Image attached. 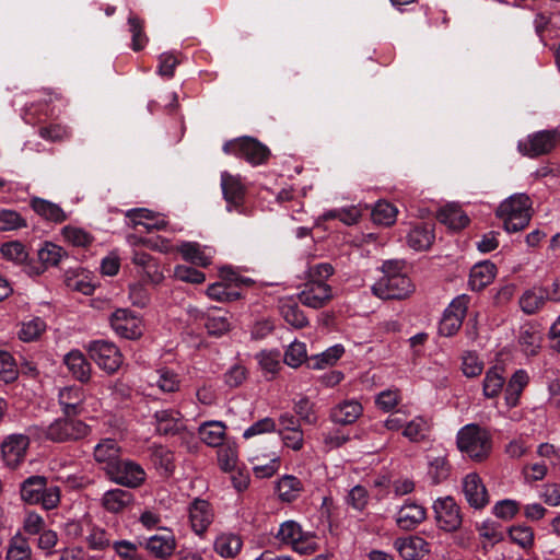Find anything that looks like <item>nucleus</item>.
<instances>
[{"instance_id":"nucleus-32","label":"nucleus","mask_w":560,"mask_h":560,"mask_svg":"<svg viewBox=\"0 0 560 560\" xmlns=\"http://www.w3.org/2000/svg\"><path fill=\"white\" fill-rule=\"evenodd\" d=\"M436 219L452 230H460L468 225L469 218L457 205H447L438 212Z\"/></svg>"},{"instance_id":"nucleus-54","label":"nucleus","mask_w":560,"mask_h":560,"mask_svg":"<svg viewBox=\"0 0 560 560\" xmlns=\"http://www.w3.org/2000/svg\"><path fill=\"white\" fill-rule=\"evenodd\" d=\"M26 226V221L14 210L0 211V231H13Z\"/></svg>"},{"instance_id":"nucleus-61","label":"nucleus","mask_w":560,"mask_h":560,"mask_svg":"<svg viewBox=\"0 0 560 560\" xmlns=\"http://www.w3.org/2000/svg\"><path fill=\"white\" fill-rule=\"evenodd\" d=\"M280 358L279 351H261L257 354L260 368L272 375L280 369Z\"/></svg>"},{"instance_id":"nucleus-16","label":"nucleus","mask_w":560,"mask_h":560,"mask_svg":"<svg viewBox=\"0 0 560 560\" xmlns=\"http://www.w3.org/2000/svg\"><path fill=\"white\" fill-rule=\"evenodd\" d=\"M30 439L25 434H11L1 444V453L8 467L15 468L25 457Z\"/></svg>"},{"instance_id":"nucleus-1","label":"nucleus","mask_w":560,"mask_h":560,"mask_svg":"<svg viewBox=\"0 0 560 560\" xmlns=\"http://www.w3.org/2000/svg\"><path fill=\"white\" fill-rule=\"evenodd\" d=\"M532 202L527 195L516 194L501 202L495 214L503 221L506 232L514 233L524 230L532 218Z\"/></svg>"},{"instance_id":"nucleus-9","label":"nucleus","mask_w":560,"mask_h":560,"mask_svg":"<svg viewBox=\"0 0 560 560\" xmlns=\"http://www.w3.org/2000/svg\"><path fill=\"white\" fill-rule=\"evenodd\" d=\"M469 298L465 294L455 298L448 307L444 311L439 325V332L442 336L451 337L455 335L463 324L468 308Z\"/></svg>"},{"instance_id":"nucleus-25","label":"nucleus","mask_w":560,"mask_h":560,"mask_svg":"<svg viewBox=\"0 0 560 560\" xmlns=\"http://www.w3.org/2000/svg\"><path fill=\"white\" fill-rule=\"evenodd\" d=\"M497 275V267L490 261L476 264L469 275V284L472 290L480 291L492 283Z\"/></svg>"},{"instance_id":"nucleus-37","label":"nucleus","mask_w":560,"mask_h":560,"mask_svg":"<svg viewBox=\"0 0 560 560\" xmlns=\"http://www.w3.org/2000/svg\"><path fill=\"white\" fill-rule=\"evenodd\" d=\"M199 434L209 446H221L225 435V425L220 421L207 422L200 427Z\"/></svg>"},{"instance_id":"nucleus-36","label":"nucleus","mask_w":560,"mask_h":560,"mask_svg":"<svg viewBox=\"0 0 560 560\" xmlns=\"http://www.w3.org/2000/svg\"><path fill=\"white\" fill-rule=\"evenodd\" d=\"M242 539L234 534H222L214 541V550L224 558L235 557L242 549Z\"/></svg>"},{"instance_id":"nucleus-13","label":"nucleus","mask_w":560,"mask_h":560,"mask_svg":"<svg viewBox=\"0 0 560 560\" xmlns=\"http://www.w3.org/2000/svg\"><path fill=\"white\" fill-rule=\"evenodd\" d=\"M332 289L327 282L306 281L298 294L299 301L311 308H322L332 300Z\"/></svg>"},{"instance_id":"nucleus-45","label":"nucleus","mask_w":560,"mask_h":560,"mask_svg":"<svg viewBox=\"0 0 560 560\" xmlns=\"http://www.w3.org/2000/svg\"><path fill=\"white\" fill-rule=\"evenodd\" d=\"M541 335L532 328H522L518 337L520 346L527 355H536L540 348Z\"/></svg>"},{"instance_id":"nucleus-11","label":"nucleus","mask_w":560,"mask_h":560,"mask_svg":"<svg viewBox=\"0 0 560 560\" xmlns=\"http://www.w3.org/2000/svg\"><path fill=\"white\" fill-rule=\"evenodd\" d=\"M438 526L445 532H454L462 525L460 509L453 498L438 499L433 504Z\"/></svg>"},{"instance_id":"nucleus-8","label":"nucleus","mask_w":560,"mask_h":560,"mask_svg":"<svg viewBox=\"0 0 560 560\" xmlns=\"http://www.w3.org/2000/svg\"><path fill=\"white\" fill-rule=\"evenodd\" d=\"M106 475L113 482L128 488H138L145 480L144 469L131 460L119 459L114 466L108 467Z\"/></svg>"},{"instance_id":"nucleus-62","label":"nucleus","mask_w":560,"mask_h":560,"mask_svg":"<svg viewBox=\"0 0 560 560\" xmlns=\"http://www.w3.org/2000/svg\"><path fill=\"white\" fill-rule=\"evenodd\" d=\"M129 299L133 306L145 307L150 303V292L142 282L129 285Z\"/></svg>"},{"instance_id":"nucleus-38","label":"nucleus","mask_w":560,"mask_h":560,"mask_svg":"<svg viewBox=\"0 0 560 560\" xmlns=\"http://www.w3.org/2000/svg\"><path fill=\"white\" fill-rule=\"evenodd\" d=\"M280 312L284 320L294 328L300 329L308 325V319L304 315L303 311L300 310L299 305L291 300L281 303Z\"/></svg>"},{"instance_id":"nucleus-39","label":"nucleus","mask_w":560,"mask_h":560,"mask_svg":"<svg viewBox=\"0 0 560 560\" xmlns=\"http://www.w3.org/2000/svg\"><path fill=\"white\" fill-rule=\"evenodd\" d=\"M527 382L528 376L523 370H518L512 375L505 388V400L509 406H516L518 397Z\"/></svg>"},{"instance_id":"nucleus-5","label":"nucleus","mask_w":560,"mask_h":560,"mask_svg":"<svg viewBox=\"0 0 560 560\" xmlns=\"http://www.w3.org/2000/svg\"><path fill=\"white\" fill-rule=\"evenodd\" d=\"M223 151L228 154H235L243 158L253 165L264 164L270 156V150L265 144L250 137L226 142L223 145Z\"/></svg>"},{"instance_id":"nucleus-50","label":"nucleus","mask_w":560,"mask_h":560,"mask_svg":"<svg viewBox=\"0 0 560 560\" xmlns=\"http://www.w3.org/2000/svg\"><path fill=\"white\" fill-rule=\"evenodd\" d=\"M158 387L164 393H175L179 389L180 378L177 373L168 368H162L156 371Z\"/></svg>"},{"instance_id":"nucleus-35","label":"nucleus","mask_w":560,"mask_h":560,"mask_svg":"<svg viewBox=\"0 0 560 560\" xmlns=\"http://www.w3.org/2000/svg\"><path fill=\"white\" fill-rule=\"evenodd\" d=\"M151 460L164 475L170 476L175 470L174 453L162 445L151 447Z\"/></svg>"},{"instance_id":"nucleus-33","label":"nucleus","mask_w":560,"mask_h":560,"mask_svg":"<svg viewBox=\"0 0 560 560\" xmlns=\"http://www.w3.org/2000/svg\"><path fill=\"white\" fill-rule=\"evenodd\" d=\"M434 241L433 228L429 224L417 225L410 230L407 242L416 250L428 249Z\"/></svg>"},{"instance_id":"nucleus-20","label":"nucleus","mask_w":560,"mask_h":560,"mask_svg":"<svg viewBox=\"0 0 560 560\" xmlns=\"http://www.w3.org/2000/svg\"><path fill=\"white\" fill-rule=\"evenodd\" d=\"M394 546L405 560H420L430 553V544L419 536L398 538Z\"/></svg>"},{"instance_id":"nucleus-59","label":"nucleus","mask_w":560,"mask_h":560,"mask_svg":"<svg viewBox=\"0 0 560 560\" xmlns=\"http://www.w3.org/2000/svg\"><path fill=\"white\" fill-rule=\"evenodd\" d=\"M38 133L43 139L48 141H62L70 136L68 128L61 124H50L38 129Z\"/></svg>"},{"instance_id":"nucleus-46","label":"nucleus","mask_w":560,"mask_h":560,"mask_svg":"<svg viewBox=\"0 0 560 560\" xmlns=\"http://www.w3.org/2000/svg\"><path fill=\"white\" fill-rule=\"evenodd\" d=\"M451 472V465L446 457L438 456L429 462L428 475L434 485L445 481Z\"/></svg>"},{"instance_id":"nucleus-56","label":"nucleus","mask_w":560,"mask_h":560,"mask_svg":"<svg viewBox=\"0 0 560 560\" xmlns=\"http://www.w3.org/2000/svg\"><path fill=\"white\" fill-rule=\"evenodd\" d=\"M18 377V369L13 357L7 351H0V378L11 383Z\"/></svg>"},{"instance_id":"nucleus-14","label":"nucleus","mask_w":560,"mask_h":560,"mask_svg":"<svg viewBox=\"0 0 560 560\" xmlns=\"http://www.w3.org/2000/svg\"><path fill=\"white\" fill-rule=\"evenodd\" d=\"M117 335L126 339H137L142 335V320L127 308L116 310L109 318Z\"/></svg>"},{"instance_id":"nucleus-21","label":"nucleus","mask_w":560,"mask_h":560,"mask_svg":"<svg viewBox=\"0 0 560 560\" xmlns=\"http://www.w3.org/2000/svg\"><path fill=\"white\" fill-rule=\"evenodd\" d=\"M84 399V392L77 386H68L60 389L58 396L59 405L67 417L81 415L83 412Z\"/></svg>"},{"instance_id":"nucleus-19","label":"nucleus","mask_w":560,"mask_h":560,"mask_svg":"<svg viewBox=\"0 0 560 560\" xmlns=\"http://www.w3.org/2000/svg\"><path fill=\"white\" fill-rule=\"evenodd\" d=\"M463 491L470 506L480 510L489 503V495L481 478L476 474H468L463 480Z\"/></svg>"},{"instance_id":"nucleus-18","label":"nucleus","mask_w":560,"mask_h":560,"mask_svg":"<svg viewBox=\"0 0 560 560\" xmlns=\"http://www.w3.org/2000/svg\"><path fill=\"white\" fill-rule=\"evenodd\" d=\"M66 255L67 254L62 247L52 243H46L37 252L39 264H27L26 273L30 276H38L43 273L46 268L57 266Z\"/></svg>"},{"instance_id":"nucleus-40","label":"nucleus","mask_w":560,"mask_h":560,"mask_svg":"<svg viewBox=\"0 0 560 560\" xmlns=\"http://www.w3.org/2000/svg\"><path fill=\"white\" fill-rule=\"evenodd\" d=\"M45 330L46 323L40 317H33L21 323L18 336L24 342H32L37 340Z\"/></svg>"},{"instance_id":"nucleus-31","label":"nucleus","mask_w":560,"mask_h":560,"mask_svg":"<svg viewBox=\"0 0 560 560\" xmlns=\"http://www.w3.org/2000/svg\"><path fill=\"white\" fill-rule=\"evenodd\" d=\"M547 301L546 288L533 287L521 295L518 304L525 314L533 315L540 311Z\"/></svg>"},{"instance_id":"nucleus-58","label":"nucleus","mask_w":560,"mask_h":560,"mask_svg":"<svg viewBox=\"0 0 560 560\" xmlns=\"http://www.w3.org/2000/svg\"><path fill=\"white\" fill-rule=\"evenodd\" d=\"M218 463L222 470H233L237 463L236 448L230 445H221V447L218 450Z\"/></svg>"},{"instance_id":"nucleus-4","label":"nucleus","mask_w":560,"mask_h":560,"mask_svg":"<svg viewBox=\"0 0 560 560\" xmlns=\"http://www.w3.org/2000/svg\"><path fill=\"white\" fill-rule=\"evenodd\" d=\"M91 432V428L74 416L58 418L52 421L44 431L47 440L54 443L77 442Z\"/></svg>"},{"instance_id":"nucleus-55","label":"nucleus","mask_w":560,"mask_h":560,"mask_svg":"<svg viewBox=\"0 0 560 560\" xmlns=\"http://www.w3.org/2000/svg\"><path fill=\"white\" fill-rule=\"evenodd\" d=\"M207 294L210 299L220 302L235 301L241 296L238 292L230 290V287L222 282H217L209 285L207 289Z\"/></svg>"},{"instance_id":"nucleus-28","label":"nucleus","mask_w":560,"mask_h":560,"mask_svg":"<svg viewBox=\"0 0 560 560\" xmlns=\"http://www.w3.org/2000/svg\"><path fill=\"white\" fill-rule=\"evenodd\" d=\"M31 208L46 221L62 223L67 220L66 212L57 203L49 200L33 197L30 201Z\"/></svg>"},{"instance_id":"nucleus-24","label":"nucleus","mask_w":560,"mask_h":560,"mask_svg":"<svg viewBox=\"0 0 560 560\" xmlns=\"http://www.w3.org/2000/svg\"><path fill=\"white\" fill-rule=\"evenodd\" d=\"M145 548L155 558L166 559L175 551L176 539L171 532L153 535L147 540Z\"/></svg>"},{"instance_id":"nucleus-47","label":"nucleus","mask_w":560,"mask_h":560,"mask_svg":"<svg viewBox=\"0 0 560 560\" xmlns=\"http://www.w3.org/2000/svg\"><path fill=\"white\" fill-rule=\"evenodd\" d=\"M208 332L213 336H221L231 329V322L228 313H209L205 324Z\"/></svg>"},{"instance_id":"nucleus-52","label":"nucleus","mask_w":560,"mask_h":560,"mask_svg":"<svg viewBox=\"0 0 560 560\" xmlns=\"http://www.w3.org/2000/svg\"><path fill=\"white\" fill-rule=\"evenodd\" d=\"M509 535L511 540L523 549H529L534 545V530L529 526H512L509 530Z\"/></svg>"},{"instance_id":"nucleus-49","label":"nucleus","mask_w":560,"mask_h":560,"mask_svg":"<svg viewBox=\"0 0 560 560\" xmlns=\"http://www.w3.org/2000/svg\"><path fill=\"white\" fill-rule=\"evenodd\" d=\"M397 209L387 201H378L372 210L373 222L382 225H390L395 222Z\"/></svg>"},{"instance_id":"nucleus-2","label":"nucleus","mask_w":560,"mask_h":560,"mask_svg":"<svg viewBox=\"0 0 560 560\" xmlns=\"http://www.w3.org/2000/svg\"><path fill=\"white\" fill-rule=\"evenodd\" d=\"M45 476L34 475L22 481L20 494L27 504H40L45 510L55 509L60 502V489L48 486Z\"/></svg>"},{"instance_id":"nucleus-15","label":"nucleus","mask_w":560,"mask_h":560,"mask_svg":"<svg viewBox=\"0 0 560 560\" xmlns=\"http://www.w3.org/2000/svg\"><path fill=\"white\" fill-rule=\"evenodd\" d=\"M221 187L223 197L228 203V210H236L245 213L243 205L246 195V187L242 183L241 177L223 172L221 174Z\"/></svg>"},{"instance_id":"nucleus-57","label":"nucleus","mask_w":560,"mask_h":560,"mask_svg":"<svg viewBox=\"0 0 560 560\" xmlns=\"http://www.w3.org/2000/svg\"><path fill=\"white\" fill-rule=\"evenodd\" d=\"M62 235L67 242L73 246H88L92 243L93 237L82 229L73 226H65Z\"/></svg>"},{"instance_id":"nucleus-30","label":"nucleus","mask_w":560,"mask_h":560,"mask_svg":"<svg viewBox=\"0 0 560 560\" xmlns=\"http://www.w3.org/2000/svg\"><path fill=\"white\" fill-rule=\"evenodd\" d=\"M133 503V494L128 490L113 489L104 493L103 508L110 513H120Z\"/></svg>"},{"instance_id":"nucleus-6","label":"nucleus","mask_w":560,"mask_h":560,"mask_svg":"<svg viewBox=\"0 0 560 560\" xmlns=\"http://www.w3.org/2000/svg\"><path fill=\"white\" fill-rule=\"evenodd\" d=\"M277 538L290 545L292 549L301 555H308L316 550L314 536L302 530L301 526L294 521H287L281 524Z\"/></svg>"},{"instance_id":"nucleus-17","label":"nucleus","mask_w":560,"mask_h":560,"mask_svg":"<svg viewBox=\"0 0 560 560\" xmlns=\"http://www.w3.org/2000/svg\"><path fill=\"white\" fill-rule=\"evenodd\" d=\"M154 419L156 432L161 435L174 436L186 429L182 413L175 409L159 410Z\"/></svg>"},{"instance_id":"nucleus-44","label":"nucleus","mask_w":560,"mask_h":560,"mask_svg":"<svg viewBox=\"0 0 560 560\" xmlns=\"http://www.w3.org/2000/svg\"><path fill=\"white\" fill-rule=\"evenodd\" d=\"M430 431V425L422 417H417L407 422L402 435L411 442L423 441Z\"/></svg>"},{"instance_id":"nucleus-42","label":"nucleus","mask_w":560,"mask_h":560,"mask_svg":"<svg viewBox=\"0 0 560 560\" xmlns=\"http://www.w3.org/2000/svg\"><path fill=\"white\" fill-rule=\"evenodd\" d=\"M277 490L282 501L291 502L302 491V482L294 476L285 475L279 480Z\"/></svg>"},{"instance_id":"nucleus-29","label":"nucleus","mask_w":560,"mask_h":560,"mask_svg":"<svg viewBox=\"0 0 560 560\" xmlns=\"http://www.w3.org/2000/svg\"><path fill=\"white\" fill-rule=\"evenodd\" d=\"M94 458L103 464L107 474L108 467L114 466L120 459V447L115 440L105 439L94 447Z\"/></svg>"},{"instance_id":"nucleus-43","label":"nucleus","mask_w":560,"mask_h":560,"mask_svg":"<svg viewBox=\"0 0 560 560\" xmlns=\"http://www.w3.org/2000/svg\"><path fill=\"white\" fill-rule=\"evenodd\" d=\"M505 377L500 373L497 366L487 371L483 380V394L488 398L497 397L504 385Z\"/></svg>"},{"instance_id":"nucleus-60","label":"nucleus","mask_w":560,"mask_h":560,"mask_svg":"<svg viewBox=\"0 0 560 560\" xmlns=\"http://www.w3.org/2000/svg\"><path fill=\"white\" fill-rule=\"evenodd\" d=\"M294 411L305 423L315 424L317 421L314 404L307 397H302L294 404Z\"/></svg>"},{"instance_id":"nucleus-12","label":"nucleus","mask_w":560,"mask_h":560,"mask_svg":"<svg viewBox=\"0 0 560 560\" xmlns=\"http://www.w3.org/2000/svg\"><path fill=\"white\" fill-rule=\"evenodd\" d=\"M558 141L557 130H542L528 136L525 142H520L518 149L524 155L536 158L549 153Z\"/></svg>"},{"instance_id":"nucleus-41","label":"nucleus","mask_w":560,"mask_h":560,"mask_svg":"<svg viewBox=\"0 0 560 560\" xmlns=\"http://www.w3.org/2000/svg\"><path fill=\"white\" fill-rule=\"evenodd\" d=\"M177 250L185 260L198 266L207 267L211 264L210 257L205 255L198 243L184 242L178 246Z\"/></svg>"},{"instance_id":"nucleus-23","label":"nucleus","mask_w":560,"mask_h":560,"mask_svg":"<svg viewBox=\"0 0 560 560\" xmlns=\"http://www.w3.org/2000/svg\"><path fill=\"white\" fill-rule=\"evenodd\" d=\"M189 518L194 532L202 535L213 518L209 502L196 499L189 508Z\"/></svg>"},{"instance_id":"nucleus-27","label":"nucleus","mask_w":560,"mask_h":560,"mask_svg":"<svg viewBox=\"0 0 560 560\" xmlns=\"http://www.w3.org/2000/svg\"><path fill=\"white\" fill-rule=\"evenodd\" d=\"M63 362L72 376L81 383H85L91 377V364L79 350L70 351L65 355Z\"/></svg>"},{"instance_id":"nucleus-48","label":"nucleus","mask_w":560,"mask_h":560,"mask_svg":"<svg viewBox=\"0 0 560 560\" xmlns=\"http://www.w3.org/2000/svg\"><path fill=\"white\" fill-rule=\"evenodd\" d=\"M1 254L8 260L26 266L28 261V252L26 247L20 242H9L1 246ZM26 270V267H24Z\"/></svg>"},{"instance_id":"nucleus-3","label":"nucleus","mask_w":560,"mask_h":560,"mask_svg":"<svg viewBox=\"0 0 560 560\" xmlns=\"http://www.w3.org/2000/svg\"><path fill=\"white\" fill-rule=\"evenodd\" d=\"M457 446L476 462L486 459L491 452L492 442L489 432L478 424H467L457 434Z\"/></svg>"},{"instance_id":"nucleus-34","label":"nucleus","mask_w":560,"mask_h":560,"mask_svg":"<svg viewBox=\"0 0 560 560\" xmlns=\"http://www.w3.org/2000/svg\"><path fill=\"white\" fill-rule=\"evenodd\" d=\"M345 353V348L341 345H335L323 353L308 358L306 361L307 368L312 370H320L329 365H334Z\"/></svg>"},{"instance_id":"nucleus-51","label":"nucleus","mask_w":560,"mask_h":560,"mask_svg":"<svg viewBox=\"0 0 560 560\" xmlns=\"http://www.w3.org/2000/svg\"><path fill=\"white\" fill-rule=\"evenodd\" d=\"M128 24L130 26V33L132 35L131 47L135 51H139L143 49L148 43V37L144 34V23L138 16L130 15L128 18Z\"/></svg>"},{"instance_id":"nucleus-10","label":"nucleus","mask_w":560,"mask_h":560,"mask_svg":"<svg viewBox=\"0 0 560 560\" xmlns=\"http://www.w3.org/2000/svg\"><path fill=\"white\" fill-rule=\"evenodd\" d=\"M89 352L97 365L108 373L116 372L122 363L120 351L109 341L96 340L91 342Z\"/></svg>"},{"instance_id":"nucleus-53","label":"nucleus","mask_w":560,"mask_h":560,"mask_svg":"<svg viewBox=\"0 0 560 560\" xmlns=\"http://www.w3.org/2000/svg\"><path fill=\"white\" fill-rule=\"evenodd\" d=\"M283 360L284 363L292 368H298L303 362H306L308 359L306 357L305 343L299 341L292 342L287 349Z\"/></svg>"},{"instance_id":"nucleus-63","label":"nucleus","mask_w":560,"mask_h":560,"mask_svg":"<svg viewBox=\"0 0 560 560\" xmlns=\"http://www.w3.org/2000/svg\"><path fill=\"white\" fill-rule=\"evenodd\" d=\"M369 502L368 490L358 485L353 487L347 497V503L358 511H363Z\"/></svg>"},{"instance_id":"nucleus-64","label":"nucleus","mask_w":560,"mask_h":560,"mask_svg":"<svg viewBox=\"0 0 560 560\" xmlns=\"http://www.w3.org/2000/svg\"><path fill=\"white\" fill-rule=\"evenodd\" d=\"M463 372L468 377H475L481 374L483 363L475 352H465L463 355Z\"/></svg>"},{"instance_id":"nucleus-26","label":"nucleus","mask_w":560,"mask_h":560,"mask_svg":"<svg viewBox=\"0 0 560 560\" xmlns=\"http://www.w3.org/2000/svg\"><path fill=\"white\" fill-rule=\"evenodd\" d=\"M425 509L415 502L406 503L397 514V525L406 530L413 529L425 520Z\"/></svg>"},{"instance_id":"nucleus-22","label":"nucleus","mask_w":560,"mask_h":560,"mask_svg":"<svg viewBox=\"0 0 560 560\" xmlns=\"http://www.w3.org/2000/svg\"><path fill=\"white\" fill-rule=\"evenodd\" d=\"M363 412L362 405L357 400H343L330 410V420L337 424L354 423Z\"/></svg>"},{"instance_id":"nucleus-7","label":"nucleus","mask_w":560,"mask_h":560,"mask_svg":"<svg viewBox=\"0 0 560 560\" xmlns=\"http://www.w3.org/2000/svg\"><path fill=\"white\" fill-rule=\"evenodd\" d=\"M413 291V284L406 275L382 277L372 287L374 295L383 300H401Z\"/></svg>"}]
</instances>
